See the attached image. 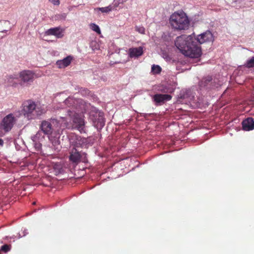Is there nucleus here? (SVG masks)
Listing matches in <instances>:
<instances>
[{"label": "nucleus", "instance_id": "1", "mask_svg": "<svg viewBox=\"0 0 254 254\" xmlns=\"http://www.w3.org/2000/svg\"><path fill=\"white\" fill-rule=\"evenodd\" d=\"M64 103L69 109L66 110V116L61 118L64 119L65 123H66L68 122L67 119L68 117L70 120L72 121L73 127L80 133H85V122L82 114L86 112L90 104L86 103L81 99H76L72 97L66 98Z\"/></svg>", "mask_w": 254, "mask_h": 254}, {"label": "nucleus", "instance_id": "2", "mask_svg": "<svg viewBox=\"0 0 254 254\" xmlns=\"http://www.w3.org/2000/svg\"><path fill=\"white\" fill-rule=\"evenodd\" d=\"M175 45L183 55L190 58L197 59L202 54L200 47L192 35H182L177 37Z\"/></svg>", "mask_w": 254, "mask_h": 254}, {"label": "nucleus", "instance_id": "3", "mask_svg": "<svg viewBox=\"0 0 254 254\" xmlns=\"http://www.w3.org/2000/svg\"><path fill=\"white\" fill-rule=\"evenodd\" d=\"M45 113L46 110L44 107L36 104L31 100H26L22 104L21 114L29 120L35 119Z\"/></svg>", "mask_w": 254, "mask_h": 254}, {"label": "nucleus", "instance_id": "4", "mask_svg": "<svg viewBox=\"0 0 254 254\" xmlns=\"http://www.w3.org/2000/svg\"><path fill=\"white\" fill-rule=\"evenodd\" d=\"M170 23L174 29L182 30L189 28L190 22L184 12H176L171 15Z\"/></svg>", "mask_w": 254, "mask_h": 254}, {"label": "nucleus", "instance_id": "5", "mask_svg": "<svg viewBox=\"0 0 254 254\" xmlns=\"http://www.w3.org/2000/svg\"><path fill=\"white\" fill-rule=\"evenodd\" d=\"M16 122V119L13 114L5 116L0 122V136H2L9 132Z\"/></svg>", "mask_w": 254, "mask_h": 254}, {"label": "nucleus", "instance_id": "6", "mask_svg": "<svg viewBox=\"0 0 254 254\" xmlns=\"http://www.w3.org/2000/svg\"><path fill=\"white\" fill-rule=\"evenodd\" d=\"M59 122L57 119L51 118L41 122L40 128L42 132L49 136L53 133L54 127H59Z\"/></svg>", "mask_w": 254, "mask_h": 254}, {"label": "nucleus", "instance_id": "7", "mask_svg": "<svg viewBox=\"0 0 254 254\" xmlns=\"http://www.w3.org/2000/svg\"><path fill=\"white\" fill-rule=\"evenodd\" d=\"M96 112L92 115V120L94 126L97 129H101L105 125V119L104 118V114L98 110L95 109ZM92 116V115H91Z\"/></svg>", "mask_w": 254, "mask_h": 254}, {"label": "nucleus", "instance_id": "8", "mask_svg": "<svg viewBox=\"0 0 254 254\" xmlns=\"http://www.w3.org/2000/svg\"><path fill=\"white\" fill-rule=\"evenodd\" d=\"M70 143L73 146V148L76 147H86L88 144L87 138L81 137L80 136H74L70 138Z\"/></svg>", "mask_w": 254, "mask_h": 254}, {"label": "nucleus", "instance_id": "9", "mask_svg": "<svg viewBox=\"0 0 254 254\" xmlns=\"http://www.w3.org/2000/svg\"><path fill=\"white\" fill-rule=\"evenodd\" d=\"M199 85L201 88L206 89H214L218 87L220 85L219 84H216L214 80L212 81L211 77L209 76L202 78L199 82Z\"/></svg>", "mask_w": 254, "mask_h": 254}, {"label": "nucleus", "instance_id": "10", "mask_svg": "<svg viewBox=\"0 0 254 254\" xmlns=\"http://www.w3.org/2000/svg\"><path fill=\"white\" fill-rule=\"evenodd\" d=\"M195 39L197 43L202 44L204 43L212 42L214 38L212 33L209 30H207L198 35Z\"/></svg>", "mask_w": 254, "mask_h": 254}, {"label": "nucleus", "instance_id": "11", "mask_svg": "<svg viewBox=\"0 0 254 254\" xmlns=\"http://www.w3.org/2000/svg\"><path fill=\"white\" fill-rule=\"evenodd\" d=\"M172 97L168 94H156L152 96L153 102L156 106L163 104L166 101L171 99Z\"/></svg>", "mask_w": 254, "mask_h": 254}, {"label": "nucleus", "instance_id": "12", "mask_svg": "<svg viewBox=\"0 0 254 254\" xmlns=\"http://www.w3.org/2000/svg\"><path fill=\"white\" fill-rule=\"evenodd\" d=\"M82 157L81 153L76 148H73L70 152L69 155V160L72 163H78L81 161Z\"/></svg>", "mask_w": 254, "mask_h": 254}, {"label": "nucleus", "instance_id": "13", "mask_svg": "<svg viewBox=\"0 0 254 254\" xmlns=\"http://www.w3.org/2000/svg\"><path fill=\"white\" fill-rule=\"evenodd\" d=\"M19 76L24 82H31L33 80L34 73L30 70H23L20 73Z\"/></svg>", "mask_w": 254, "mask_h": 254}, {"label": "nucleus", "instance_id": "14", "mask_svg": "<svg viewBox=\"0 0 254 254\" xmlns=\"http://www.w3.org/2000/svg\"><path fill=\"white\" fill-rule=\"evenodd\" d=\"M45 33L47 35H54L58 38L63 36V30L60 27L50 28L47 30Z\"/></svg>", "mask_w": 254, "mask_h": 254}, {"label": "nucleus", "instance_id": "15", "mask_svg": "<svg viewBox=\"0 0 254 254\" xmlns=\"http://www.w3.org/2000/svg\"><path fill=\"white\" fill-rule=\"evenodd\" d=\"M242 124L244 130L250 131L254 129V121L252 118H248L244 120Z\"/></svg>", "mask_w": 254, "mask_h": 254}, {"label": "nucleus", "instance_id": "16", "mask_svg": "<svg viewBox=\"0 0 254 254\" xmlns=\"http://www.w3.org/2000/svg\"><path fill=\"white\" fill-rule=\"evenodd\" d=\"M72 59L73 58L72 56H67L66 57H65L62 60L57 61L56 62V65L60 68H64L65 67H67L70 64Z\"/></svg>", "mask_w": 254, "mask_h": 254}, {"label": "nucleus", "instance_id": "17", "mask_svg": "<svg viewBox=\"0 0 254 254\" xmlns=\"http://www.w3.org/2000/svg\"><path fill=\"white\" fill-rule=\"evenodd\" d=\"M128 54L130 58H137L143 54V48L141 47L130 48Z\"/></svg>", "mask_w": 254, "mask_h": 254}, {"label": "nucleus", "instance_id": "18", "mask_svg": "<svg viewBox=\"0 0 254 254\" xmlns=\"http://www.w3.org/2000/svg\"><path fill=\"white\" fill-rule=\"evenodd\" d=\"M18 76L15 74L9 75L6 76L5 81L9 86H15L17 84Z\"/></svg>", "mask_w": 254, "mask_h": 254}, {"label": "nucleus", "instance_id": "19", "mask_svg": "<svg viewBox=\"0 0 254 254\" xmlns=\"http://www.w3.org/2000/svg\"><path fill=\"white\" fill-rule=\"evenodd\" d=\"M10 22L8 20H0V32H6L10 28Z\"/></svg>", "mask_w": 254, "mask_h": 254}, {"label": "nucleus", "instance_id": "20", "mask_svg": "<svg viewBox=\"0 0 254 254\" xmlns=\"http://www.w3.org/2000/svg\"><path fill=\"white\" fill-rule=\"evenodd\" d=\"M33 142L42 141L44 139V136L42 134V131H38L36 134L31 136Z\"/></svg>", "mask_w": 254, "mask_h": 254}, {"label": "nucleus", "instance_id": "21", "mask_svg": "<svg viewBox=\"0 0 254 254\" xmlns=\"http://www.w3.org/2000/svg\"><path fill=\"white\" fill-rule=\"evenodd\" d=\"M53 168L56 173L63 174L66 173L64 171L63 165L61 163H56L54 165Z\"/></svg>", "mask_w": 254, "mask_h": 254}, {"label": "nucleus", "instance_id": "22", "mask_svg": "<svg viewBox=\"0 0 254 254\" xmlns=\"http://www.w3.org/2000/svg\"><path fill=\"white\" fill-rule=\"evenodd\" d=\"M114 9L115 8L112 4L106 7L97 8V10L101 11L102 13H109Z\"/></svg>", "mask_w": 254, "mask_h": 254}, {"label": "nucleus", "instance_id": "23", "mask_svg": "<svg viewBox=\"0 0 254 254\" xmlns=\"http://www.w3.org/2000/svg\"><path fill=\"white\" fill-rule=\"evenodd\" d=\"M161 68L158 65L153 64L151 67V71L154 74H159L161 71Z\"/></svg>", "mask_w": 254, "mask_h": 254}, {"label": "nucleus", "instance_id": "24", "mask_svg": "<svg viewBox=\"0 0 254 254\" xmlns=\"http://www.w3.org/2000/svg\"><path fill=\"white\" fill-rule=\"evenodd\" d=\"M90 28L93 31L96 32L98 34L101 33V30L98 25L95 23H91L89 25Z\"/></svg>", "mask_w": 254, "mask_h": 254}, {"label": "nucleus", "instance_id": "25", "mask_svg": "<svg viewBox=\"0 0 254 254\" xmlns=\"http://www.w3.org/2000/svg\"><path fill=\"white\" fill-rule=\"evenodd\" d=\"M246 67L250 68L254 67V57H252L251 59L248 60L245 64Z\"/></svg>", "mask_w": 254, "mask_h": 254}, {"label": "nucleus", "instance_id": "26", "mask_svg": "<svg viewBox=\"0 0 254 254\" xmlns=\"http://www.w3.org/2000/svg\"><path fill=\"white\" fill-rule=\"evenodd\" d=\"M66 17V14L65 13H60L56 14L55 15L56 20H65Z\"/></svg>", "mask_w": 254, "mask_h": 254}, {"label": "nucleus", "instance_id": "27", "mask_svg": "<svg viewBox=\"0 0 254 254\" xmlns=\"http://www.w3.org/2000/svg\"><path fill=\"white\" fill-rule=\"evenodd\" d=\"M11 246L9 245H4L1 247V251L4 252V253H7L10 250Z\"/></svg>", "mask_w": 254, "mask_h": 254}, {"label": "nucleus", "instance_id": "28", "mask_svg": "<svg viewBox=\"0 0 254 254\" xmlns=\"http://www.w3.org/2000/svg\"><path fill=\"white\" fill-rule=\"evenodd\" d=\"M124 2V0H114L112 5H114L115 8L116 9L120 4H122Z\"/></svg>", "mask_w": 254, "mask_h": 254}, {"label": "nucleus", "instance_id": "29", "mask_svg": "<svg viewBox=\"0 0 254 254\" xmlns=\"http://www.w3.org/2000/svg\"><path fill=\"white\" fill-rule=\"evenodd\" d=\"M41 142V141H37V142H33L34 147L37 150H40L41 148L42 144Z\"/></svg>", "mask_w": 254, "mask_h": 254}, {"label": "nucleus", "instance_id": "30", "mask_svg": "<svg viewBox=\"0 0 254 254\" xmlns=\"http://www.w3.org/2000/svg\"><path fill=\"white\" fill-rule=\"evenodd\" d=\"M135 30L140 34L145 33V28L142 26H136Z\"/></svg>", "mask_w": 254, "mask_h": 254}, {"label": "nucleus", "instance_id": "31", "mask_svg": "<svg viewBox=\"0 0 254 254\" xmlns=\"http://www.w3.org/2000/svg\"><path fill=\"white\" fill-rule=\"evenodd\" d=\"M54 5H59L60 3L59 0H49Z\"/></svg>", "mask_w": 254, "mask_h": 254}, {"label": "nucleus", "instance_id": "32", "mask_svg": "<svg viewBox=\"0 0 254 254\" xmlns=\"http://www.w3.org/2000/svg\"><path fill=\"white\" fill-rule=\"evenodd\" d=\"M190 92L189 91H186V94H183V95H182L181 96V98H182V99H185V98H188V95L189 94V93Z\"/></svg>", "mask_w": 254, "mask_h": 254}, {"label": "nucleus", "instance_id": "33", "mask_svg": "<svg viewBox=\"0 0 254 254\" xmlns=\"http://www.w3.org/2000/svg\"><path fill=\"white\" fill-rule=\"evenodd\" d=\"M3 140L2 139L0 138V146H3Z\"/></svg>", "mask_w": 254, "mask_h": 254}, {"label": "nucleus", "instance_id": "34", "mask_svg": "<svg viewBox=\"0 0 254 254\" xmlns=\"http://www.w3.org/2000/svg\"><path fill=\"white\" fill-rule=\"evenodd\" d=\"M58 142V141L57 140H56V139L55 140V144L57 143Z\"/></svg>", "mask_w": 254, "mask_h": 254}, {"label": "nucleus", "instance_id": "35", "mask_svg": "<svg viewBox=\"0 0 254 254\" xmlns=\"http://www.w3.org/2000/svg\"><path fill=\"white\" fill-rule=\"evenodd\" d=\"M48 177V180H50V176H47Z\"/></svg>", "mask_w": 254, "mask_h": 254}, {"label": "nucleus", "instance_id": "36", "mask_svg": "<svg viewBox=\"0 0 254 254\" xmlns=\"http://www.w3.org/2000/svg\"><path fill=\"white\" fill-rule=\"evenodd\" d=\"M189 100H191V98L190 97H189Z\"/></svg>", "mask_w": 254, "mask_h": 254}, {"label": "nucleus", "instance_id": "37", "mask_svg": "<svg viewBox=\"0 0 254 254\" xmlns=\"http://www.w3.org/2000/svg\"><path fill=\"white\" fill-rule=\"evenodd\" d=\"M33 204H35V202H34L33 203Z\"/></svg>", "mask_w": 254, "mask_h": 254}]
</instances>
